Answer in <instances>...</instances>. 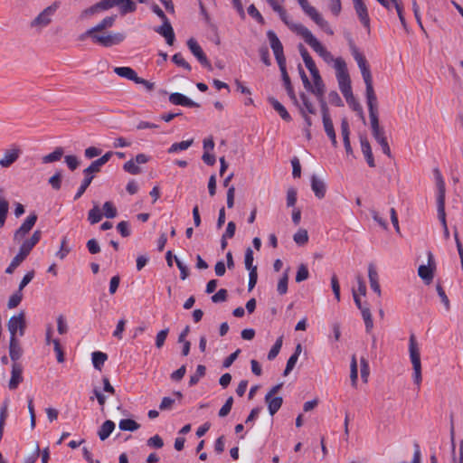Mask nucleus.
<instances>
[{
  "label": "nucleus",
  "mask_w": 463,
  "mask_h": 463,
  "mask_svg": "<svg viewBox=\"0 0 463 463\" xmlns=\"http://www.w3.org/2000/svg\"><path fill=\"white\" fill-rule=\"evenodd\" d=\"M117 15L106 16L95 26L88 29L80 36V40L90 37L93 43L103 47H111L122 43L126 35L119 32H108L106 29L111 28L116 21Z\"/></svg>",
  "instance_id": "f257e3e1"
},
{
  "label": "nucleus",
  "mask_w": 463,
  "mask_h": 463,
  "mask_svg": "<svg viewBox=\"0 0 463 463\" xmlns=\"http://www.w3.org/2000/svg\"><path fill=\"white\" fill-rule=\"evenodd\" d=\"M350 49L352 55L355 61L357 62V65L361 71L364 81L365 83V96H366V102H376L377 97L375 95L373 85V77L370 71V66L366 61V58L364 55L359 52L357 47L354 43H350Z\"/></svg>",
  "instance_id": "f03ea898"
},
{
  "label": "nucleus",
  "mask_w": 463,
  "mask_h": 463,
  "mask_svg": "<svg viewBox=\"0 0 463 463\" xmlns=\"http://www.w3.org/2000/svg\"><path fill=\"white\" fill-rule=\"evenodd\" d=\"M350 49L352 55L355 61L357 62V65L361 71L364 81L365 83V96H366V102H376L377 97L375 95L373 85V77L370 71V66L366 61V58L364 55L359 52L357 47L354 43H350Z\"/></svg>",
  "instance_id": "7ed1b4c3"
},
{
  "label": "nucleus",
  "mask_w": 463,
  "mask_h": 463,
  "mask_svg": "<svg viewBox=\"0 0 463 463\" xmlns=\"http://www.w3.org/2000/svg\"><path fill=\"white\" fill-rule=\"evenodd\" d=\"M292 29L298 34L303 37L304 41L326 61H333L332 54L321 44V43L312 34L310 30L303 24H294Z\"/></svg>",
  "instance_id": "20e7f679"
},
{
  "label": "nucleus",
  "mask_w": 463,
  "mask_h": 463,
  "mask_svg": "<svg viewBox=\"0 0 463 463\" xmlns=\"http://www.w3.org/2000/svg\"><path fill=\"white\" fill-rule=\"evenodd\" d=\"M409 354L413 369V380L418 387H420L422 381L420 353L416 337L413 334L411 335L409 339Z\"/></svg>",
  "instance_id": "39448f33"
},
{
  "label": "nucleus",
  "mask_w": 463,
  "mask_h": 463,
  "mask_svg": "<svg viewBox=\"0 0 463 463\" xmlns=\"http://www.w3.org/2000/svg\"><path fill=\"white\" fill-rule=\"evenodd\" d=\"M99 12L109 10L116 5L120 7V11L123 14L132 13L136 10L137 5L131 0H100L96 3Z\"/></svg>",
  "instance_id": "423d86ee"
},
{
  "label": "nucleus",
  "mask_w": 463,
  "mask_h": 463,
  "mask_svg": "<svg viewBox=\"0 0 463 463\" xmlns=\"http://www.w3.org/2000/svg\"><path fill=\"white\" fill-rule=\"evenodd\" d=\"M60 6L59 2H54L51 5L44 8L30 24L31 27L43 28L49 25L52 20V16Z\"/></svg>",
  "instance_id": "0eeeda50"
},
{
  "label": "nucleus",
  "mask_w": 463,
  "mask_h": 463,
  "mask_svg": "<svg viewBox=\"0 0 463 463\" xmlns=\"http://www.w3.org/2000/svg\"><path fill=\"white\" fill-rule=\"evenodd\" d=\"M368 110H369V117L371 121V128H372V134L374 139L378 142L382 138H386L384 135V130L379 125V118H378V110L377 106L378 103L376 102H369L367 103Z\"/></svg>",
  "instance_id": "6e6552de"
},
{
  "label": "nucleus",
  "mask_w": 463,
  "mask_h": 463,
  "mask_svg": "<svg viewBox=\"0 0 463 463\" xmlns=\"http://www.w3.org/2000/svg\"><path fill=\"white\" fill-rule=\"evenodd\" d=\"M434 173L436 175L438 186H439V197H438V216L439 219L442 224L443 228H446L447 221H446V213H445V187H444V182L441 176V174L439 169H435Z\"/></svg>",
  "instance_id": "1a4fd4ad"
},
{
  "label": "nucleus",
  "mask_w": 463,
  "mask_h": 463,
  "mask_svg": "<svg viewBox=\"0 0 463 463\" xmlns=\"http://www.w3.org/2000/svg\"><path fill=\"white\" fill-rule=\"evenodd\" d=\"M25 326L26 323L24 312L19 313L17 316L11 317L7 323L10 337H16L15 335L17 331H19V335L23 336L24 335Z\"/></svg>",
  "instance_id": "9d476101"
},
{
  "label": "nucleus",
  "mask_w": 463,
  "mask_h": 463,
  "mask_svg": "<svg viewBox=\"0 0 463 463\" xmlns=\"http://www.w3.org/2000/svg\"><path fill=\"white\" fill-rule=\"evenodd\" d=\"M427 255L428 265H420L418 269V275L425 284L429 285L433 279L436 265L431 251H428Z\"/></svg>",
  "instance_id": "9b49d317"
},
{
  "label": "nucleus",
  "mask_w": 463,
  "mask_h": 463,
  "mask_svg": "<svg viewBox=\"0 0 463 463\" xmlns=\"http://www.w3.org/2000/svg\"><path fill=\"white\" fill-rule=\"evenodd\" d=\"M37 221V215L35 213H31L25 221L22 223V225L15 231L14 234V241L15 242H20L24 239V237L29 233V232L33 229L35 222Z\"/></svg>",
  "instance_id": "f8f14e48"
},
{
  "label": "nucleus",
  "mask_w": 463,
  "mask_h": 463,
  "mask_svg": "<svg viewBox=\"0 0 463 463\" xmlns=\"http://www.w3.org/2000/svg\"><path fill=\"white\" fill-rule=\"evenodd\" d=\"M187 46L191 52L197 58L198 61L209 71H213L212 64L208 61L205 53L203 52L202 47L199 45L196 40L194 38H190L187 41Z\"/></svg>",
  "instance_id": "ddd939ff"
},
{
  "label": "nucleus",
  "mask_w": 463,
  "mask_h": 463,
  "mask_svg": "<svg viewBox=\"0 0 463 463\" xmlns=\"http://www.w3.org/2000/svg\"><path fill=\"white\" fill-rule=\"evenodd\" d=\"M96 173H99V171L92 165H90L87 168L83 170L84 179L82 180L76 194L74 195V200H78L82 196V194L85 193V191L94 179V174Z\"/></svg>",
  "instance_id": "4468645a"
},
{
  "label": "nucleus",
  "mask_w": 463,
  "mask_h": 463,
  "mask_svg": "<svg viewBox=\"0 0 463 463\" xmlns=\"http://www.w3.org/2000/svg\"><path fill=\"white\" fill-rule=\"evenodd\" d=\"M305 13L327 34H334L329 24L322 17L315 7L311 6V8L307 10Z\"/></svg>",
  "instance_id": "2eb2a0df"
},
{
  "label": "nucleus",
  "mask_w": 463,
  "mask_h": 463,
  "mask_svg": "<svg viewBox=\"0 0 463 463\" xmlns=\"http://www.w3.org/2000/svg\"><path fill=\"white\" fill-rule=\"evenodd\" d=\"M155 32L165 37L166 43L168 45H173L175 42V33L174 29L168 20H163V24L155 28Z\"/></svg>",
  "instance_id": "dca6fc26"
},
{
  "label": "nucleus",
  "mask_w": 463,
  "mask_h": 463,
  "mask_svg": "<svg viewBox=\"0 0 463 463\" xmlns=\"http://www.w3.org/2000/svg\"><path fill=\"white\" fill-rule=\"evenodd\" d=\"M23 366L19 363H14L12 365L11 379L8 383L10 390H15L23 382Z\"/></svg>",
  "instance_id": "f3484780"
},
{
  "label": "nucleus",
  "mask_w": 463,
  "mask_h": 463,
  "mask_svg": "<svg viewBox=\"0 0 463 463\" xmlns=\"http://www.w3.org/2000/svg\"><path fill=\"white\" fill-rule=\"evenodd\" d=\"M169 101L174 105H180L189 108H199L200 105L197 102L193 101L182 93L174 92L169 95Z\"/></svg>",
  "instance_id": "a211bd4d"
},
{
  "label": "nucleus",
  "mask_w": 463,
  "mask_h": 463,
  "mask_svg": "<svg viewBox=\"0 0 463 463\" xmlns=\"http://www.w3.org/2000/svg\"><path fill=\"white\" fill-rule=\"evenodd\" d=\"M354 7L355 12L364 27L369 28L370 26V18L368 15L367 7L364 3V0H353Z\"/></svg>",
  "instance_id": "6ab92c4d"
},
{
  "label": "nucleus",
  "mask_w": 463,
  "mask_h": 463,
  "mask_svg": "<svg viewBox=\"0 0 463 463\" xmlns=\"http://www.w3.org/2000/svg\"><path fill=\"white\" fill-rule=\"evenodd\" d=\"M20 154L21 149L17 146L6 150L3 157L0 159V165L5 168L9 167L18 159Z\"/></svg>",
  "instance_id": "aec40b11"
},
{
  "label": "nucleus",
  "mask_w": 463,
  "mask_h": 463,
  "mask_svg": "<svg viewBox=\"0 0 463 463\" xmlns=\"http://www.w3.org/2000/svg\"><path fill=\"white\" fill-rule=\"evenodd\" d=\"M279 71L281 72L282 80H283V83H284V86H285V89L287 90V93H288V97L290 98V99L292 100V102L295 105H298V100L297 96L295 94L294 89H293V87L291 85L290 78H289V76L288 74L286 65L280 66L279 67Z\"/></svg>",
  "instance_id": "412c9836"
},
{
  "label": "nucleus",
  "mask_w": 463,
  "mask_h": 463,
  "mask_svg": "<svg viewBox=\"0 0 463 463\" xmlns=\"http://www.w3.org/2000/svg\"><path fill=\"white\" fill-rule=\"evenodd\" d=\"M368 277L371 288L380 297L382 291L379 284V276L374 265L372 263L368 266Z\"/></svg>",
  "instance_id": "4be33fe9"
},
{
  "label": "nucleus",
  "mask_w": 463,
  "mask_h": 463,
  "mask_svg": "<svg viewBox=\"0 0 463 463\" xmlns=\"http://www.w3.org/2000/svg\"><path fill=\"white\" fill-rule=\"evenodd\" d=\"M311 189L318 199L325 197L326 192V184L316 175H312L311 177Z\"/></svg>",
  "instance_id": "5701e85b"
},
{
  "label": "nucleus",
  "mask_w": 463,
  "mask_h": 463,
  "mask_svg": "<svg viewBox=\"0 0 463 463\" xmlns=\"http://www.w3.org/2000/svg\"><path fill=\"white\" fill-rule=\"evenodd\" d=\"M23 354V349L20 346L19 341L16 337H10L9 343V355L14 363L21 358Z\"/></svg>",
  "instance_id": "b1692460"
},
{
  "label": "nucleus",
  "mask_w": 463,
  "mask_h": 463,
  "mask_svg": "<svg viewBox=\"0 0 463 463\" xmlns=\"http://www.w3.org/2000/svg\"><path fill=\"white\" fill-rule=\"evenodd\" d=\"M268 101L272 106L274 110H276L279 114L283 120L287 122L291 121V116L289 115L286 108L278 99H276L274 97H269L268 99Z\"/></svg>",
  "instance_id": "393cba45"
},
{
  "label": "nucleus",
  "mask_w": 463,
  "mask_h": 463,
  "mask_svg": "<svg viewBox=\"0 0 463 463\" xmlns=\"http://www.w3.org/2000/svg\"><path fill=\"white\" fill-rule=\"evenodd\" d=\"M341 132L343 136L344 146L345 148L346 154H353V149L350 144V128L349 123L346 118H343L341 121Z\"/></svg>",
  "instance_id": "a878e982"
},
{
  "label": "nucleus",
  "mask_w": 463,
  "mask_h": 463,
  "mask_svg": "<svg viewBox=\"0 0 463 463\" xmlns=\"http://www.w3.org/2000/svg\"><path fill=\"white\" fill-rule=\"evenodd\" d=\"M361 149L370 167H374L375 163L372 152V147L366 137H361Z\"/></svg>",
  "instance_id": "bb28decb"
},
{
  "label": "nucleus",
  "mask_w": 463,
  "mask_h": 463,
  "mask_svg": "<svg viewBox=\"0 0 463 463\" xmlns=\"http://www.w3.org/2000/svg\"><path fill=\"white\" fill-rule=\"evenodd\" d=\"M314 80V86L312 85V89H309L308 91H311L317 98H321L325 94V84L320 74H316L312 76Z\"/></svg>",
  "instance_id": "cd10ccee"
},
{
  "label": "nucleus",
  "mask_w": 463,
  "mask_h": 463,
  "mask_svg": "<svg viewBox=\"0 0 463 463\" xmlns=\"http://www.w3.org/2000/svg\"><path fill=\"white\" fill-rule=\"evenodd\" d=\"M265 402L268 404L269 412L273 416L282 406L283 399L280 396H265Z\"/></svg>",
  "instance_id": "c85d7f7f"
},
{
  "label": "nucleus",
  "mask_w": 463,
  "mask_h": 463,
  "mask_svg": "<svg viewBox=\"0 0 463 463\" xmlns=\"http://www.w3.org/2000/svg\"><path fill=\"white\" fill-rule=\"evenodd\" d=\"M114 429H115V423L112 420H105L98 431V435H99L100 440L107 439L109 437V435L112 433Z\"/></svg>",
  "instance_id": "c756f323"
},
{
  "label": "nucleus",
  "mask_w": 463,
  "mask_h": 463,
  "mask_svg": "<svg viewBox=\"0 0 463 463\" xmlns=\"http://www.w3.org/2000/svg\"><path fill=\"white\" fill-rule=\"evenodd\" d=\"M114 72L119 77L126 78L134 82L138 77L135 70L130 67H116L114 68Z\"/></svg>",
  "instance_id": "7c9ffc66"
},
{
  "label": "nucleus",
  "mask_w": 463,
  "mask_h": 463,
  "mask_svg": "<svg viewBox=\"0 0 463 463\" xmlns=\"http://www.w3.org/2000/svg\"><path fill=\"white\" fill-rule=\"evenodd\" d=\"M64 154V149L61 146H57L53 152L43 156L42 157V162L43 164H50L53 162L60 161Z\"/></svg>",
  "instance_id": "2f4dec72"
},
{
  "label": "nucleus",
  "mask_w": 463,
  "mask_h": 463,
  "mask_svg": "<svg viewBox=\"0 0 463 463\" xmlns=\"http://www.w3.org/2000/svg\"><path fill=\"white\" fill-rule=\"evenodd\" d=\"M323 125L325 131L327 135V137L330 138L332 146L334 147L337 146V140L335 136V131L334 128L333 121L331 118H326V120H323Z\"/></svg>",
  "instance_id": "473e14b6"
},
{
  "label": "nucleus",
  "mask_w": 463,
  "mask_h": 463,
  "mask_svg": "<svg viewBox=\"0 0 463 463\" xmlns=\"http://www.w3.org/2000/svg\"><path fill=\"white\" fill-rule=\"evenodd\" d=\"M4 191L0 188V228L5 225L9 210V203L2 197Z\"/></svg>",
  "instance_id": "72a5a7b5"
},
{
  "label": "nucleus",
  "mask_w": 463,
  "mask_h": 463,
  "mask_svg": "<svg viewBox=\"0 0 463 463\" xmlns=\"http://www.w3.org/2000/svg\"><path fill=\"white\" fill-rule=\"evenodd\" d=\"M107 359L108 355L103 352L96 351L92 353V364L94 368L97 370H101V367L103 366Z\"/></svg>",
  "instance_id": "f704fd0d"
},
{
  "label": "nucleus",
  "mask_w": 463,
  "mask_h": 463,
  "mask_svg": "<svg viewBox=\"0 0 463 463\" xmlns=\"http://www.w3.org/2000/svg\"><path fill=\"white\" fill-rule=\"evenodd\" d=\"M118 427L124 431H135L140 428V425L132 419H123L119 421Z\"/></svg>",
  "instance_id": "c9c22d12"
},
{
  "label": "nucleus",
  "mask_w": 463,
  "mask_h": 463,
  "mask_svg": "<svg viewBox=\"0 0 463 463\" xmlns=\"http://www.w3.org/2000/svg\"><path fill=\"white\" fill-rule=\"evenodd\" d=\"M27 257L22 252H18L14 259L12 260L9 266L6 268L5 272L7 274H12L14 269L26 259Z\"/></svg>",
  "instance_id": "e433bc0d"
},
{
  "label": "nucleus",
  "mask_w": 463,
  "mask_h": 463,
  "mask_svg": "<svg viewBox=\"0 0 463 463\" xmlns=\"http://www.w3.org/2000/svg\"><path fill=\"white\" fill-rule=\"evenodd\" d=\"M288 270L289 269H287L285 270L282 277L278 282L277 291L279 295H285L288 292Z\"/></svg>",
  "instance_id": "4c0bfd02"
},
{
  "label": "nucleus",
  "mask_w": 463,
  "mask_h": 463,
  "mask_svg": "<svg viewBox=\"0 0 463 463\" xmlns=\"http://www.w3.org/2000/svg\"><path fill=\"white\" fill-rule=\"evenodd\" d=\"M360 311L362 313V317H363V319H364V324H365V330H366L367 333H369V332H371V330L373 327V317H372V314H371L370 308L368 307H366L363 308Z\"/></svg>",
  "instance_id": "58836bf2"
},
{
  "label": "nucleus",
  "mask_w": 463,
  "mask_h": 463,
  "mask_svg": "<svg viewBox=\"0 0 463 463\" xmlns=\"http://www.w3.org/2000/svg\"><path fill=\"white\" fill-rule=\"evenodd\" d=\"M350 379L351 383L354 387L357 385V379H358V368H357V362L356 357L354 354L351 359L350 364Z\"/></svg>",
  "instance_id": "ea45409f"
},
{
  "label": "nucleus",
  "mask_w": 463,
  "mask_h": 463,
  "mask_svg": "<svg viewBox=\"0 0 463 463\" xmlns=\"http://www.w3.org/2000/svg\"><path fill=\"white\" fill-rule=\"evenodd\" d=\"M205 373H206V367L204 365H203V364L197 365L195 373L190 376L189 385L190 386L195 385L199 382L200 378H202L203 376L205 375Z\"/></svg>",
  "instance_id": "a19ab883"
},
{
  "label": "nucleus",
  "mask_w": 463,
  "mask_h": 463,
  "mask_svg": "<svg viewBox=\"0 0 463 463\" xmlns=\"http://www.w3.org/2000/svg\"><path fill=\"white\" fill-rule=\"evenodd\" d=\"M294 241L299 245L303 246L308 241V234L307 231L305 229H299L293 236Z\"/></svg>",
  "instance_id": "79ce46f5"
},
{
  "label": "nucleus",
  "mask_w": 463,
  "mask_h": 463,
  "mask_svg": "<svg viewBox=\"0 0 463 463\" xmlns=\"http://www.w3.org/2000/svg\"><path fill=\"white\" fill-rule=\"evenodd\" d=\"M102 219V213L98 205H94L92 209L89 211L88 221L91 224L98 223Z\"/></svg>",
  "instance_id": "37998d69"
},
{
  "label": "nucleus",
  "mask_w": 463,
  "mask_h": 463,
  "mask_svg": "<svg viewBox=\"0 0 463 463\" xmlns=\"http://www.w3.org/2000/svg\"><path fill=\"white\" fill-rule=\"evenodd\" d=\"M113 155H114V152L109 151V152L105 153L102 156L98 158L97 160L91 162L90 165H92L94 167H96L100 172L101 167L109 161V159L112 157Z\"/></svg>",
  "instance_id": "c03bdc74"
},
{
  "label": "nucleus",
  "mask_w": 463,
  "mask_h": 463,
  "mask_svg": "<svg viewBox=\"0 0 463 463\" xmlns=\"http://www.w3.org/2000/svg\"><path fill=\"white\" fill-rule=\"evenodd\" d=\"M194 140L193 139H190V140H185V141H181V142H177V143H174L168 149V153H175L177 151H180V150H185L187 148H189L192 144H193Z\"/></svg>",
  "instance_id": "a18cd8bd"
},
{
  "label": "nucleus",
  "mask_w": 463,
  "mask_h": 463,
  "mask_svg": "<svg viewBox=\"0 0 463 463\" xmlns=\"http://www.w3.org/2000/svg\"><path fill=\"white\" fill-rule=\"evenodd\" d=\"M283 343V336H279L268 354V360H274L279 354Z\"/></svg>",
  "instance_id": "49530a36"
},
{
  "label": "nucleus",
  "mask_w": 463,
  "mask_h": 463,
  "mask_svg": "<svg viewBox=\"0 0 463 463\" xmlns=\"http://www.w3.org/2000/svg\"><path fill=\"white\" fill-rule=\"evenodd\" d=\"M267 37L269 41L270 48L272 49V51H275L279 48H281V46H283L281 42L279 41V37L277 36L275 32H273L272 30H269L267 32Z\"/></svg>",
  "instance_id": "de8ad7c7"
},
{
  "label": "nucleus",
  "mask_w": 463,
  "mask_h": 463,
  "mask_svg": "<svg viewBox=\"0 0 463 463\" xmlns=\"http://www.w3.org/2000/svg\"><path fill=\"white\" fill-rule=\"evenodd\" d=\"M23 299V293L21 290L17 289L10 298L7 302L8 308L12 309L16 307Z\"/></svg>",
  "instance_id": "09e8293b"
},
{
  "label": "nucleus",
  "mask_w": 463,
  "mask_h": 463,
  "mask_svg": "<svg viewBox=\"0 0 463 463\" xmlns=\"http://www.w3.org/2000/svg\"><path fill=\"white\" fill-rule=\"evenodd\" d=\"M172 61L177 66L184 68L187 71H191V65L184 60L181 53L178 52L174 54V56L172 57Z\"/></svg>",
  "instance_id": "8fccbe9b"
},
{
  "label": "nucleus",
  "mask_w": 463,
  "mask_h": 463,
  "mask_svg": "<svg viewBox=\"0 0 463 463\" xmlns=\"http://www.w3.org/2000/svg\"><path fill=\"white\" fill-rule=\"evenodd\" d=\"M123 169L131 175H138L141 173L140 167L134 159L127 161L123 165Z\"/></svg>",
  "instance_id": "3c124183"
},
{
  "label": "nucleus",
  "mask_w": 463,
  "mask_h": 463,
  "mask_svg": "<svg viewBox=\"0 0 463 463\" xmlns=\"http://www.w3.org/2000/svg\"><path fill=\"white\" fill-rule=\"evenodd\" d=\"M69 326L66 318L63 315L57 317V331L60 335H64L68 332Z\"/></svg>",
  "instance_id": "603ef678"
},
{
  "label": "nucleus",
  "mask_w": 463,
  "mask_h": 463,
  "mask_svg": "<svg viewBox=\"0 0 463 463\" xmlns=\"http://www.w3.org/2000/svg\"><path fill=\"white\" fill-rule=\"evenodd\" d=\"M253 251L251 250L250 247H248L245 250V259H244V263H245V268L250 271L251 270V269H255L257 268V266H254L253 265Z\"/></svg>",
  "instance_id": "864d4df0"
},
{
  "label": "nucleus",
  "mask_w": 463,
  "mask_h": 463,
  "mask_svg": "<svg viewBox=\"0 0 463 463\" xmlns=\"http://www.w3.org/2000/svg\"><path fill=\"white\" fill-rule=\"evenodd\" d=\"M104 215L107 218L112 219L117 216V209L111 202H106L103 204Z\"/></svg>",
  "instance_id": "5fc2aeb1"
},
{
  "label": "nucleus",
  "mask_w": 463,
  "mask_h": 463,
  "mask_svg": "<svg viewBox=\"0 0 463 463\" xmlns=\"http://www.w3.org/2000/svg\"><path fill=\"white\" fill-rule=\"evenodd\" d=\"M335 69L336 70V76L348 73L346 63L342 58H336L335 60Z\"/></svg>",
  "instance_id": "6e6d98bb"
},
{
  "label": "nucleus",
  "mask_w": 463,
  "mask_h": 463,
  "mask_svg": "<svg viewBox=\"0 0 463 463\" xmlns=\"http://www.w3.org/2000/svg\"><path fill=\"white\" fill-rule=\"evenodd\" d=\"M70 251H71V248L68 247V245H67V237H64L61 240V248L57 251L56 256L59 259L63 260L69 254Z\"/></svg>",
  "instance_id": "4d7b16f0"
},
{
  "label": "nucleus",
  "mask_w": 463,
  "mask_h": 463,
  "mask_svg": "<svg viewBox=\"0 0 463 463\" xmlns=\"http://www.w3.org/2000/svg\"><path fill=\"white\" fill-rule=\"evenodd\" d=\"M309 276L308 269L305 264H301L298 267L297 275H296V282H301L306 280Z\"/></svg>",
  "instance_id": "13d9d810"
},
{
  "label": "nucleus",
  "mask_w": 463,
  "mask_h": 463,
  "mask_svg": "<svg viewBox=\"0 0 463 463\" xmlns=\"http://www.w3.org/2000/svg\"><path fill=\"white\" fill-rule=\"evenodd\" d=\"M336 78H337L340 90H343L345 89H348L351 87V80H350L348 73L344 74V75H337Z\"/></svg>",
  "instance_id": "bf43d9fd"
},
{
  "label": "nucleus",
  "mask_w": 463,
  "mask_h": 463,
  "mask_svg": "<svg viewBox=\"0 0 463 463\" xmlns=\"http://www.w3.org/2000/svg\"><path fill=\"white\" fill-rule=\"evenodd\" d=\"M168 333H169V328H165L156 334V346L157 348H161L164 345L165 341L168 335Z\"/></svg>",
  "instance_id": "052dcab7"
},
{
  "label": "nucleus",
  "mask_w": 463,
  "mask_h": 463,
  "mask_svg": "<svg viewBox=\"0 0 463 463\" xmlns=\"http://www.w3.org/2000/svg\"><path fill=\"white\" fill-rule=\"evenodd\" d=\"M300 99H301L302 103H303V107L302 108L306 110V112L309 113V114H315L316 113L315 107L309 101V99L307 97V95L305 93H301L300 94Z\"/></svg>",
  "instance_id": "680f3d73"
},
{
  "label": "nucleus",
  "mask_w": 463,
  "mask_h": 463,
  "mask_svg": "<svg viewBox=\"0 0 463 463\" xmlns=\"http://www.w3.org/2000/svg\"><path fill=\"white\" fill-rule=\"evenodd\" d=\"M297 190L290 187L287 191V206L293 207L297 203Z\"/></svg>",
  "instance_id": "e2e57ef3"
},
{
  "label": "nucleus",
  "mask_w": 463,
  "mask_h": 463,
  "mask_svg": "<svg viewBox=\"0 0 463 463\" xmlns=\"http://www.w3.org/2000/svg\"><path fill=\"white\" fill-rule=\"evenodd\" d=\"M49 184L54 190H60L61 185V172L55 173L49 178Z\"/></svg>",
  "instance_id": "0e129e2a"
},
{
  "label": "nucleus",
  "mask_w": 463,
  "mask_h": 463,
  "mask_svg": "<svg viewBox=\"0 0 463 463\" xmlns=\"http://www.w3.org/2000/svg\"><path fill=\"white\" fill-rule=\"evenodd\" d=\"M35 244L32 243L31 239H26L23 241L19 251L24 254L26 257L30 254Z\"/></svg>",
  "instance_id": "69168bd1"
},
{
  "label": "nucleus",
  "mask_w": 463,
  "mask_h": 463,
  "mask_svg": "<svg viewBox=\"0 0 463 463\" xmlns=\"http://www.w3.org/2000/svg\"><path fill=\"white\" fill-rule=\"evenodd\" d=\"M147 445L156 449H161L164 446V441L159 435H155L147 439Z\"/></svg>",
  "instance_id": "338daca9"
},
{
  "label": "nucleus",
  "mask_w": 463,
  "mask_h": 463,
  "mask_svg": "<svg viewBox=\"0 0 463 463\" xmlns=\"http://www.w3.org/2000/svg\"><path fill=\"white\" fill-rule=\"evenodd\" d=\"M117 229L122 237H128L130 235V229L127 221H122L118 223Z\"/></svg>",
  "instance_id": "774afa93"
}]
</instances>
